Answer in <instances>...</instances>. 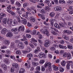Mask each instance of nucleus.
I'll list each match as a JSON object with an SVG mask.
<instances>
[{
    "label": "nucleus",
    "mask_w": 73,
    "mask_h": 73,
    "mask_svg": "<svg viewBox=\"0 0 73 73\" xmlns=\"http://www.w3.org/2000/svg\"><path fill=\"white\" fill-rule=\"evenodd\" d=\"M40 31L44 35H46L47 36H49V32L46 29L44 30L43 29H41L40 30Z\"/></svg>",
    "instance_id": "f257e3e1"
},
{
    "label": "nucleus",
    "mask_w": 73,
    "mask_h": 73,
    "mask_svg": "<svg viewBox=\"0 0 73 73\" xmlns=\"http://www.w3.org/2000/svg\"><path fill=\"white\" fill-rule=\"evenodd\" d=\"M24 30V26L23 25L20 26L19 27L17 32H16L17 34L19 32H23Z\"/></svg>",
    "instance_id": "f03ea898"
},
{
    "label": "nucleus",
    "mask_w": 73,
    "mask_h": 73,
    "mask_svg": "<svg viewBox=\"0 0 73 73\" xmlns=\"http://www.w3.org/2000/svg\"><path fill=\"white\" fill-rule=\"evenodd\" d=\"M38 56L40 58H45L46 57V55L43 53H39L38 54Z\"/></svg>",
    "instance_id": "7ed1b4c3"
},
{
    "label": "nucleus",
    "mask_w": 73,
    "mask_h": 73,
    "mask_svg": "<svg viewBox=\"0 0 73 73\" xmlns=\"http://www.w3.org/2000/svg\"><path fill=\"white\" fill-rule=\"evenodd\" d=\"M44 66L45 68H47V67L48 68H50L52 67L51 66V63H50V62H46L45 64H44Z\"/></svg>",
    "instance_id": "20e7f679"
},
{
    "label": "nucleus",
    "mask_w": 73,
    "mask_h": 73,
    "mask_svg": "<svg viewBox=\"0 0 73 73\" xmlns=\"http://www.w3.org/2000/svg\"><path fill=\"white\" fill-rule=\"evenodd\" d=\"M35 42H37V41L33 38H31V42L34 44V45H35L36 46L37 45V44Z\"/></svg>",
    "instance_id": "39448f33"
},
{
    "label": "nucleus",
    "mask_w": 73,
    "mask_h": 73,
    "mask_svg": "<svg viewBox=\"0 0 73 73\" xmlns=\"http://www.w3.org/2000/svg\"><path fill=\"white\" fill-rule=\"evenodd\" d=\"M27 50H25L22 51L23 53H27V52H30V51L31 50V49L30 48L29 46H27Z\"/></svg>",
    "instance_id": "423d86ee"
},
{
    "label": "nucleus",
    "mask_w": 73,
    "mask_h": 73,
    "mask_svg": "<svg viewBox=\"0 0 73 73\" xmlns=\"http://www.w3.org/2000/svg\"><path fill=\"white\" fill-rule=\"evenodd\" d=\"M44 45L45 47H48L50 45L49 41L48 40H46L45 41V43L44 44Z\"/></svg>",
    "instance_id": "0eeeda50"
},
{
    "label": "nucleus",
    "mask_w": 73,
    "mask_h": 73,
    "mask_svg": "<svg viewBox=\"0 0 73 73\" xmlns=\"http://www.w3.org/2000/svg\"><path fill=\"white\" fill-rule=\"evenodd\" d=\"M54 10L56 11L60 12L61 11V8L60 6H56L54 8Z\"/></svg>",
    "instance_id": "6e6552de"
},
{
    "label": "nucleus",
    "mask_w": 73,
    "mask_h": 73,
    "mask_svg": "<svg viewBox=\"0 0 73 73\" xmlns=\"http://www.w3.org/2000/svg\"><path fill=\"white\" fill-rule=\"evenodd\" d=\"M6 36L8 37H12L13 36V34L11 32H8L7 34H6Z\"/></svg>",
    "instance_id": "1a4fd4ad"
},
{
    "label": "nucleus",
    "mask_w": 73,
    "mask_h": 73,
    "mask_svg": "<svg viewBox=\"0 0 73 73\" xmlns=\"http://www.w3.org/2000/svg\"><path fill=\"white\" fill-rule=\"evenodd\" d=\"M13 22V21L12 20V19H7V24L9 25H11V24H12V22Z\"/></svg>",
    "instance_id": "9d476101"
},
{
    "label": "nucleus",
    "mask_w": 73,
    "mask_h": 73,
    "mask_svg": "<svg viewBox=\"0 0 73 73\" xmlns=\"http://www.w3.org/2000/svg\"><path fill=\"white\" fill-rule=\"evenodd\" d=\"M21 19V21H23V24L26 25L27 23V19H25V18H23L21 17H20Z\"/></svg>",
    "instance_id": "9b49d317"
},
{
    "label": "nucleus",
    "mask_w": 73,
    "mask_h": 73,
    "mask_svg": "<svg viewBox=\"0 0 73 73\" xmlns=\"http://www.w3.org/2000/svg\"><path fill=\"white\" fill-rule=\"evenodd\" d=\"M7 11L9 13H11L12 16H14L15 15V13L13 11L9 10L8 9H7Z\"/></svg>",
    "instance_id": "f8f14e48"
},
{
    "label": "nucleus",
    "mask_w": 73,
    "mask_h": 73,
    "mask_svg": "<svg viewBox=\"0 0 73 73\" xmlns=\"http://www.w3.org/2000/svg\"><path fill=\"white\" fill-rule=\"evenodd\" d=\"M23 44L21 42H19L18 44L20 48H21V49H23V48H24V46H23Z\"/></svg>",
    "instance_id": "ddd939ff"
},
{
    "label": "nucleus",
    "mask_w": 73,
    "mask_h": 73,
    "mask_svg": "<svg viewBox=\"0 0 73 73\" xmlns=\"http://www.w3.org/2000/svg\"><path fill=\"white\" fill-rule=\"evenodd\" d=\"M28 12H26V14H23L22 15V16H23V17H24L26 19H28Z\"/></svg>",
    "instance_id": "4468645a"
},
{
    "label": "nucleus",
    "mask_w": 73,
    "mask_h": 73,
    "mask_svg": "<svg viewBox=\"0 0 73 73\" xmlns=\"http://www.w3.org/2000/svg\"><path fill=\"white\" fill-rule=\"evenodd\" d=\"M63 33H64L68 34L69 35L71 33V31L68 30H65L64 31H63Z\"/></svg>",
    "instance_id": "2eb2a0df"
},
{
    "label": "nucleus",
    "mask_w": 73,
    "mask_h": 73,
    "mask_svg": "<svg viewBox=\"0 0 73 73\" xmlns=\"http://www.w3.org/2000/svg\"><path fill=\"white\" fill-rule=\"evenodd\" d=\"M4 62L7 64H9L10 63V61L8 59H5L4 60Z\"/></svg>",
    "instance_id": "dca6fc26"
},
{
    "label": "nucleus",
    "mask_w": 73,
    "mask_h": 73,
    "mask_svg": "<svg viewBox=\"0 0 73 73\" xmlns=\"http://www.w3.org/2000/svg\"><path fill=\"white\" fill-rule=\"evenodd\" d=\"M52 66L54 70H55V71H57L58 70V68L57 66H56L55 65H53Z\"/></svg>",
    "instance_id": "f3484780"
},
{
    "label": "nucleus",
    "mask_w": 73,
    "mask_h": 73,
    "mask_svg": "<svg viewBox=\"0 0 73 73\" xmlns=\"http://www.w3.org/2000/svg\"><path fill=\"white\" fill-rule=\"evenodd\" d=\"M54 27H55V28H58V29H60L61 28V27H60V26H59L57 23H55L54 24Z\"/></svg>",
    "instance_id": "a211bd4d"
},
{
    "label": "nucleus",
    "mask_w": 73,
    "mask_h": 73,
    "mask_svg": "<svg viewBox=\"0 0 73 73\" xmlns=\"http://www.w3.org/2000/svg\"><path fill=\"white\" fill-rule=\"evenodd\" d=\"M6 31H7V29L6 28L3 29L1 30V33L2 34H5L6 33Z\"/></svg>",
    "instance_id": "6ab92c4d"
},
{
    "label": "nucleus",
    "mask_w": 73,
    "mask_h": 73,
    "mask_svg": "<svg viewBox=\"0 0 73 73\" xmlns=\"http://www.w3.org/2000/svg\"><path fill=\"white\" fill-rule=\"evenodd\" d=\"M65 25H66V23H65V22H64V23H63L62 22L61 23V24L59 23V25L62 27H62H64V26H65Z\"/></svg>",
    "instance_id": "aec40b11"
},
{
    "label": "nucleus",
    "mask_w": 73,
    "mask_h": 73,
    "mask_svg": "<svg viewBox=\"0 0 73 73\" xmlns=\"http://www.w3.org/2000/svg\"><path fill=\"white\" fill-rule=\"evenodd\" d=\"M30 20L32 22H33L34 23L35 21V17L33 16H31L30 17Z\"/></svg>",
    "instance_id": "412c9836"
},
{
    "label": "nucleus",
    "mask_w": 73,
    "mask_h": 73,
    "mask_svg": "<svg viewBox=\"0 0 73 73\" xmlns=\"http://www.w3.org/2000/svg\"><path fill=\"white\" fill-rule=\"evenodd\" d=\"M1 67H2L5 70H7V66L5 64H2L1 66Z\"/></svg>",
    "instance_id": "4be33fe9"
},
{
    "label": "nucleus",
    "mask_w": 73,
    "mask_h": 73,
    "mask_svg": "<svg viewBox=\"0 0 73 73\" xmlns=\"http://www.w3.org/2000/svg\"><path fill=\"white\" fill-rule=\"evenodd\" d=\"M55 13L53 12H52L50 13L49 15L51 17H53L54 16Z\"/></svg>",
    "instance_id": "5701e85b"
},
{
    "label": "nucleus",
    "mask_w": 73,
    "mask_h": 73,
    "mask_svg": "<svg viewBox=\"0 0 73 73\" xmlns=\"http://www.w3.org/2000/svg\"><path fill=\"white\" fill-rule=\"evenodd\" d=\"M17 30H18L17 28L16 27L15 28L12 29H11V31L12 32H16V33L17 34V33L16 32H17Z\"/></svg>",
    "instance_id": "b1692460"
},
{
    "label": "nucleus",
    "mask_w": 73,
    "mask_h": 73,
    "mask_svg": "<svg viewBox=\"0 0 73 73\" xmlns=\"http://www.w3.org/2000/svg\"><path fill=\"white\" fill-rule=\"evenodd\" d=\"M67 57L68 60L70 59V58H71L72 57L70 54H67Z\"/></svg>",
    "instance_id": "393cba45"
},
{
    "label": "nucleus",
    "mask_w": 73,
    "mask_h": 73,
    "mask_svg": "<svg viewBox=\"0 0 73 73\" xmlns=\"http://www.w3.org/2000/svg\"><path fill=\"white\" fill-rule=\"evenodd\" d=\"M63 37L64 39H65V40H67V41H68V40H69V38L68 36H65V35H63Z\"/></svg>",
    "instance_id": "a878e982"
},
{
    "label": "nucleus",
    "mask_w": 73,
    "mask_h": 73,
    "mask_svg": "<svg viewBox=\"0 0 73 73\" xmlns=\"http://www.w3.org/2000/svg\"><path fill=\"white\" fill-rule=\"evenodd\" d=\"M4 42L5 44L6 45H8L10 43V41L7 40H5Z\"/></svg>",
    "instance_id": "bb28decb"
},
{
    "label": "nucleus",
    "mask_w": 73,
    "mask_h": 73,
    "mask_svg": "<svg viewBox=\"0 0 73 73\" xmlns=\"http://www.w3.org/2000/svg\"><path fill=\"white\" fill-rule=\"evenodd\" d=\"M61 64L63 66H65V64H66V62L64 60L61 62Z\"/></svg>",
    "instance_id": "cd10ccee"
},
{
    "label": "nucleus",
    "mask_w": 73,
    "mask_h": 73,
    "mask_svg": "<svg viewBox=\"0 0 73 73\" xmlns=\"http://www.w3.org/2000/svg\"><path fill=\"white\" fill-rule=\"evenodd\" d=\"M29 64V66H28V64L27 63H25V66L26 67V68H31V67L30 66V65L31 64V63H30L29 62H28Z\"/></svg>",
    "instance_id": "c85d7f7f"
},
{
    "label": "nucleus",
    "mask_w": 73,
    "mask_h": 73,
    "mask_svg": "<svg viewBox=\"0 0 73 73\" xmlns=\"http://www.w3.org/2000/svg\"><path fill=\"white\" fill-rule=\"evenodd\" d=\"M50 50L51 52H54V50H56V48L53 46H52L50 48Z\"/></svg>",
    "instance_id": "c756f323"
},
{
    "label": "nucleus",
    "mask_w": 73,
    "mask_h": 73,
    "mask_svg": "<svg viewBox=\"0 0 73 73\" xmlns=\"http://www.w3.org/2000/svg\"><path fill=\"white\" fill-rule=\"evenodd\" d=\"M25 70L23 68H21L19 71V73H24V70Z\"/></svg>",
    "instance_id": "7c9ffc66"
},
{
    "label": "nucleus",
    "mask_w": 73,
    "mask_h": 73,
    "mask_svg": "<svg viewBox=\"0 0 73 73\" xmlns=\"http://www.w3.org/2000/svg\"><path fill=\"white\" fill-rule=\"evenodd\" d=\"M15 5L16 6H17L18 7H20V6H21V5L20 4V3L18 2H16L15 4Z\"/></svg>",
    "instance_id": "2f4dec72"
},
{
    "label": "nucleus",
    "mask_w": 73,
    "mask_h": 73,
    "mask_svg": "<svg viewBox=\"0 0 73 73\" xmlns=\"http://www.w3.org/2000/svg\"><path fill=\"white\" fill-rule=\"evenodd\" d=\"M51 33L53 35H57L58 33L53 31H51Z\"/></svg>",
    "instance_id": "473e14b6"
},
{
    "label": "nucleus",
    "mask_w": 73,
    "mask_h": 73,
    "mask_svg": "<svg viewBox=\"0 0 73 73\" xmlns=\"http://www.w3.org/2000/svg\"><path fill=\"white\" fill-rule=\"evenodd\" d=\"M32 64L34 66H37L38 65V63L33 62L32 63Z\"/></svg>",
    "instance_id": "72a5a7b5"
},
{
    "label": "nucleus",
    "mask_w": 73,
    "mask_h": 73,
    "mask_svg": "<svg viewBox=\"0 0 73 73\" xmlns=\"http://www.w3.org/2000/svg\"><path fill=\"white\" fill-rule=\"evenodd\" d=\"M31 9L33 10L34 11H35V13H36V7H35L33 6L31 7Z\"/></svg>",
    "instance_id": "f704fd0d"
},
{
    "label": "nucleus",
    "mask_w": 73,
    "mask_h": 73,
    "mask_svg": "<svg viewBox=\"0 0 73 73\" xmlns=\"http://www.w3.org/2000/svg\"><path fill=\"white\" fill-rule=\"evenodd\" d=\"M39 11L41 13H45V10L43 9H40Z\"/></svg>",
    "instance_id": "c9c22d12"
},
{
    "label": "nucleus",
    "mask_w": 73,
    "mask_h": 73,
    "mask_svg": "<svg viewBox=\"0 0 73 73\" xmlns=\"http://www.w3.org/2000/svg\"><path fill=\"white\" fill-rule=\"evenodd\" d=\"M67 47L68 48L70 49H73V46L70 44L68 45Z\"/></svg>",
    "instance_id": "e433bc0d"
},
{
    "label": "nucleus",
    "mask_w": 73,
    "mask_h": 73,
    "mask_svg": "<svg viewBox=\"0 0 73 73\" xmlns=\"http://www.w3.org/2000/svg\"><path fill=\"white\" fill-rule=\"evenodd\" d=\"M59 70L60 72H61V73L62 72H63L64 71V69L62 68V67H60L59 68Z\"/></svg>",
    "instance_id": "4c0bfd02"
},
{
    "label": "nucleus",
    "mask_w": 73,
    "mask_h": 73,
    "mask_svg": "<svg viewBox=\"0 0 73 73\" xmlns=\"http://www.w3.org/2000/svg\"><path fill=\"white\" fill-rule=\"evenodd\" d=\"M45 62V60H41L39 61V63L40 64H42L44 63Z\"/></svg>",
    "instance_id": "58836bf2"
},
{
    "label": "nucleus",
    "mask_w": 73,
    "mask_h": 73,
    "mask_svg": "<svg viewBox=\"0 0 73 73\" xmlns=\"http://www.w3.org/2000/svg\"><path fill=\"white\" fill-rule=\"evenodd\" d=\"M17 19L19 23H21V21H20V17H19V16L18 15H17Z\"/></svg>",
    "instance_id": "ea45409f"
},
{
    "label": "nucleus",
    "mask_w": 73,
    "mask_h": 73,
    "mask_svg": "<svg viewBox=\"0 0 73 73\" xmlns=\"http://www.w3.org/2000/svg\"><path fill=\"white\" fill-rule=\"evenodd\" d=\"M59 3L60 4L62 3V4H64L65 3V1L64 0H60L59 1Z\"/></svg>",
    "instance_id": "a19ab883"
},
{
    "label": "nucleus",
    "mask_w": 73,
    "mask_h": 73,
    "mask_svg": "<svg viewBox=\"0 0 73 73\" xmlns=\"http://www.w3.org/2000/svg\"><path fill=\"white\" fill-rule=\"evenodd\" d=\"M7 19L6 18H5L3 19V23L5 24L7 23Z\"/></svg>",
    "instance_id": "79ce46f5"
},
{
    "label": "nucleus",
    "mask_w": 73,
    "mask_h": 73,
    "mask_svg": "<svg viewBox=\"0 0 73 73\" xmlns=\"http://www.w3.org/2000/svg\"><path fill=\"white\" fill-rule=\"evenodd\" d=\"M29 5L28 3H25L23 5V7H27Z\"/></svg>",
    "instance_id": "37998d69"
},
{
    "label": "nucleus",
    "mask_w": 73,
    "mask_h": 73,
    "mask_svg": "<svg viewBox=\"0 0 73 73\" xmlns=\"http://www.w3.org/2000/svg\"><path fill=\"white\" fill-rule=\"evenodd\" d=\"M24 38L23 39H21V40L22 41H27V39L25 38V36H24Z\"/></svg>",
    "instance_id": "c03bdc74"
},
{
    "label": "nucleus",
    "mask_w": 73,
    "mask_h": 73,
    "mask_svg": "<svg viewBox=\"0 0 73 73\" xmlns=\"http://www.w3.org/2000/svg\"><path fill=\"white\" fill-rule=\"evenodd\" d=\"M16 53L17 54H21V52L20 50H17L16 52Z\"/></svg>",
    "instance_id": "a18cd8bd"
},
{
    "label": "nucleus",
    "mask_w": 73,
    "mask_h": 73,
    "mask_svg": "<svg viewBox=\"0 0 73 73\" xmlns=\"http://www.w3.org/2000/svg\"><path fill=\"white\" fill-rule=\"evenodd\" d=\"M7 15L6 14L3 13H1V16L3 17H4L5 16H6V15Z\"/></svg>",
    "instance_id": "49530a36"
},
{
    "label": "nucleus",
    "mask_w": 73,
    "mask_h": 73,
    "mask_svg": "<svg viewBox=\"0 0 73 73\" xmlns=\"http://www.w3.org/2000/svg\"><path fill=\"white\" fill-rule=\"evenodd\" d=\"M17 13L19 15V16H20V15H21V14H22L21 11L20 10L17 11Z\"/></svg>",
    "instance_id": "de8ad7c7"
},
{
    "label": "nucleus",
    "mask_w": 73,
    "mask_h": 73,
    "mask_svg": "<svg viewBox=\"0 0 73 73\" xmlns=\"http://www.w3.org/2000/svg\"><path fill=\"white\" fill-rule=\"evenodd\" d=\"M28 57H33V54H29L27 55Z\"/></svg>",
    "instance_id": "09e8293b"
},
{
    "label": "nucleus",
    "mask_w": 73,
    "mask_h": 73,
    "mask_svg": "<svg viewBox=\"0 0 73 73\" xmlns=\"http://www.w3.org/2000/svg\"><path fill=\"white\" fill-rule=\"evenodd\" d=\"M13 24L14 25L16 24V20H14L13 22H12V25H13Z\"/></svg>",
    "instance_id": "8fccbe9b"
},
{
    "label": "nucleus",
    "mask_w": 73,
    "mask_h": 73,
    "mask_svg": "<svg viewBox=\"0 0 73 73\" xmlns=\"http://www.w3.org/2000/svg\"><path fill=\"white\" fill-rule=\"evenodd\" d=\"M50 1L48 0H45L44 2V3H46V4H47L48 5Z\"/></svg>",
    "instance_id": "3c124183"
},
{
    "label": "nucleus",
    "mask_w": 73,
    "mask_h": 73,
    "mask_svg": "<svg viewBox=\"0 0 73 73\" xmlns=\"http://www.w3.org/2000/svg\"><path fill=\"white\" fill-rule=\"evenodd\" d=\"M59 48H61L62 49H64V46L61 44H60L59 45Z\"/></svg>",
    "instance_id": "603ef678"
},
{
    "label": "nucleus",
    "mask_w": 73,
    "mask_h": 73,
    "mask_svg": "<svg viewBox=\"0 0 73 73\" xmlns=\"http://www.w3.org/2000/svg\"><path fill=\"white\" fill-rule=\"evenodd\" d=\"M6 53L7 54H11V51L10 50H6Z\"/></svg>",
    "instance_id": "864d4df0"
},
{
    "label": "nucleus",
    "mask_w": 73,
    "mask_h": 73,
    "mask_svg": "<svg viewBox=\"0 0 73 73\" xmlns=\"http://www.w3.org/2000/svg\"><path fill=\"white\" fill-rule=\"evenodd\" d=\"M45 70V66H42L41 68V70L42 71H44Z\"/></svg>",
    "instance_id": "5fc2aeb1"
},
{
    "label": "nucleus",
    "mask_w": 73,
    "mask_h": 73,
    "mask_svg": "<svg viewBox=\"0 0 73 73\" xmlns=\"http://www.w3.org/2000/svg\"><path fill=\"white\" fill-rule=\"evenodd\" d=\"M36 70H37L38 71H40V67L39 66H37L36 68Z\"/></svg>",
    "instance_id": "6e6d98bb"
},
{
    "label": "nucleus",
    "mask_w": 73,
    "mask_h": 73,
    "mask_svg": "<svg viewBox=\"0 0 73 73\" xmlns=\"http://www.w3.org/2000/svg\"><path fill=\"white\" fill-rule=\"evenodd\" d=\"M14 46V43L13 42L11 43L10 45V47L11 48H13Z\"/></svg>",
    "instance_id": "4d7b16f0"
},
{
    "label": "nucleus",
    "mask_w": 73,
    "mask_h": 73,
    "mask_svg": "<svg viewBox=\"0 0 73 73\" xmlns=\"http://www.w3.org/2000/svg\"><path fill=\"white\" fill-rule=\"evenodd\" d=\"M36 30H34L33 31V35H36Z\"/></svg>",
    "instance_id": "13d9d810"
},
{
    "label": "nucleus",
    "mask_w": 73,
    "mask_h": 73,
    "mask_svg": "<svg viewBox=\"0 0 73 73\" xmlns=\"http://www.w3.org/2000/svg\"><path fill=\"white\" fill-rule=\"evenodd\" d=\"M67 53H64L63 54V57H67Z\"/></svg>",
    "instance_id": "bf43d9fd"
},
{
    "label": "nucleus",
    "mask_w": 73,
    "mask_h": 73,
    "mask_svg": "<svg viewBox=\"0 0 73 73\" xmlns=\"http://www.w3.org/2000/svg\"><path fill=\"white\" fill-rule=\"evenodd\" d=\"M50 9V8L48 6H46L45 7V9L47 10V11L49 10Z\"/></svg>",
    "instance_id": "052dcab7"
},
{
    "label": "nucleus",
    "mask_w": 73,
    "mask_h": 73,
    "mask_svg": "<svg viewBox=\"0 0 73 73\" xmlns=\"http://www.w3.org/2000/svg\"><path fill=\"white\" fill-rule=\"evenodd\" d=\"M27 26L28 27H32V25L30 23H28Z\"/></svg>",
    "instance_id": "680f3d73"
},
{
    "label": "nucleus",
    "mask_w": 73,
    "mask_h": 73,
    "mask_svg": "<svg viewBox=\"0 0 73 73\" xmlns=\"http://www.w3.org/2000/svg\"><path fill=\"white\" fill-rule=\"evenodd\" d=\"M26 37H27L28 38H31V35L29 34H27L26 35Z\"/></svg>",
    "instance_id": "e2e57ef3"
},
{
    "label": "nucleus",
    "mask_w": 73,
    "mask_h": 73,
    "mask_svg": "<svg viewBox=\"0 0 73 73\" xmlns=\"http://www.w3.org/2000/svg\"><path fill=\"white\" fill-rule=\"evenodd\" d=\"M70 65L69 64H68L66 65V68L67 69H69Z\"/></svg>",
    "instance_id": "0e129e2a"
},
{
    "label": "nucleus",
    "mask_w": 73,
    "mask_h": 73,
    "mask_svg": "<svg viewBox=\"0 0 73 73\" xmlns=\"http://www.w3.org/2000/svg\"><path fill=\"white\" fill-rule=\"evenodd\" d=\"M40 18L43 20H44L45 19V16L44 15H42L41 17H40Z\"/></svg>",
    "instance_id": "69168bd1"
},
{
    "label": "nucleus",
    "mask_w": 73,
    "mask_h": 73,
    "mask_svg": "<svg viewBox=\"0 0 73 73\" xmlns=\"http://www.w3.org/2000/svg\"><path fill=\"white\" fill-rule=\"evenodd\" d=\"M54 1L56 4H58V0H54Z\"/></svg>",
    "instance_id": "338daca9"
},
{
    "label": "nucleus",
    "mask_w": 73,
    "mask_h": 73,
    "mask_svg": "<svg viewBox=\"0 0 73 73\" xmlns=\"http://www.w3.org/2000/svg\"><path fill=\"white\" fill-rule=\"evenodd\" d=\"M72 64H73L72 61H69L68 62V64H69L70 65H72Z\"/></svg>",
    "instance_id": "774afa93"
}]
</instances>
